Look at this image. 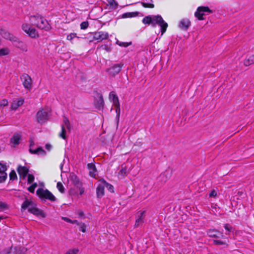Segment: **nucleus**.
<instances>
[{"label": "nucleus", "instance_id": "obj_52", "mask_svg": "<svg viewBox=\"0 0 254 254\" xmlns=\"http://www.w3.org/2000/svg\"><path fill=\"white\" fill-rule=\"evenodd\" d=\"M78 214L80 217L81 218L84 219L85 218L84 213L82 210H79L78 212Z\"/></svg>", "mask_w": 254, "mask_h": 254}, {"label": "nucleus", "instance_id": "obj_24", "mask_svg": "<svg viewBox=\"0 0 254 254\" xmlns=\"http://www.w3.org/2000/svg\"><path fill=\"white\" fill-rule=\"evenodd\" d=\"M20 135L18 134H14L10 139V142L14 145L19 144L20 140Z\"/></svg>", "mask_w": 254, "mask_h": 254}, {"label": "nucleus", "instance_id": "obj_42", "mask_svg": "<svg viewBox=\"0 0 254 254\" xmlns=\"http://www.w3.org/2000/svg\"><path fill=\"white\" fill-rule=\"evenodd\" d=\"M31 27L29 26L28 24L25 23L23 24L22 26V30L26 33H28V31L30 30Z\"/></svg>", "mask_w": 254, "mask_h": 254}, {"label": "nucleus", "instance_id": "obj_1", "mask_svg": "<svg viewBox=\"0 0 254 254\" xmlns=\"http://www.w3.org/2000/svg\"><path fill=\"white\" fill-rule=\"evenodd\" d=\"M142 22L144 24L151 25L153 27H155L157 24L159 25L162 35L166 32L168 27V24L160 15L146 16L143 18Z\"/></svg>", "mask_w": 254, "mask_h": 254}, {"label": "nucleus", "instance_id": "obj_9", "mask_svg": "<svg viewBox=\"0 0 254 254\" xmlns=\"http://www.w3.org/2000/svg\"><path fill=\"white\" fill-rule=\"evenodd\" d=\"M109 98L113 102V105L116 108L117 117L119 118L120 116V108L118 97L113 92H111L109 94Z\"/></svg>", "mask_w": 254, "mask_h": 254}, {"label": "nucleus", "instance_id": "obj_11", "mask_svg": "<svg viewBox=\"0 0 254 254\" xmlns=\"http://www.w3.org/2000/svg\"><path fill=\"white\" fill-rule=\"evenodd\" d=\"M207 235L211 238H224V235L222 232L215 229H210L206 231Z\"/></svg>", "mask_w": 254, "mask_h": 254}, {"label": "nucleus", "instance_id": "obj_27", "mask_svg": "<svg viewBox=\"0 0 254 254\" xmlns=\"http://www.w3.org/2000/svg\"><path fill=\"white\" fill-rule=\"evenodd\" d=\"M28 36L32 38H36L39 37V35L36 30L34 28H31L30 29V30L28 31L27 33Z\"/></svg>", "mask_w": 254, "mask_h": 254}, {"label": "nucleus", "instance_id": "obj_8", "mask_svg": "<svg viewBox=\"0 0 254 254\" xmlns=\"http://www.w3.org/2000/svg\"><path fill=\"white\" fill-rule=\"evenodd\" d=\"M205 12L212 13L213 11L208 6H199L195 12L194 15L198 20H202L204 19L203 16L205 15Z\"/></svg>", "mask_w": 254, "mask_h": 254}, {"label": "nucleus", "instance_id": "obj_28", "mask_svg": "<svg viewBox=\"0 0 254 254\" xmlns=\"http://www.w3.org/2000/svg\"><path fill=\"white\" fill-rule=\"evenodd\" d=\"M138 14V12H129L124 13L122 15V18H130L133 17L137 16Z\"/></svg>", "mask_w": 254, "mask_h": 254}, {"label": "nucleus", "instance_id": "obj_10", "mask_svg": "<svg viewBox=\"0 0 254 254\" xmlns=\"http://www.w3.org/2000/svg\"><path fill=\"white\" fill-rule=\"evenodd\" d=\"M21 79L23 80V85L25 88L30 90L32 88V79L27 73L22 74Z\"/></svg>", "mask_w": 254, "mask_h": 254}, {"label": "nucleus", "instance_id": "obj_16", "mask_svg": "<svg viewBox=\"0 0 254 254\" xmlns=\"http://www.w3.org/2000/svg\"><path fill=\"white\" fill-rule=\"evenodd\" d=\"M190 26V21L187 18L182 19L179 24V28L184 30H187Z\"/></svg>", "mask_w": 254, "mask_h": 254}, {"label": "nucleus", "instance_id": "obj_12", "mask_svg": "<svg viewBox=\"0 0 254 254\" xmlns=\"http://www.w3.org/2000/svg\"><path fill=\"white\" fill-rule=\"evenodd\" d=\"M109 34L106 32L98 31L94 33L93 40L102 41L103 40L108 39Z\"/></svg>", "mask_w": 254, "mask_h": 254}, {"label": "nucleus", "instance_id": "obj_30", "mask_svg": "<svg viewBox=\"0 0 254 254\" xmlns=\"http://www.w3.org/2000/svg\"><path fill=\"white\" fill-rule=\"evenodd\" d=\"M61 127H62V131L59 134V136L63 138L64 139H66V130H65V127H64V125H62L61 126Z\"/></svg>", "mask_w": 254, "mask_h": 254}, {"label": "nucleus", "instance_id": "obj_17", "mask_svg": "<svg viewBox=\"0 0 254 254\" xmlns=\"http://www.w3.org/2000/svg\"><path fill=\"white\" fill-rule=\"evenodd\" d=\"M70 181L76 188L82 187V183L80 181L77 176L74 173L70 174Z\"/></svg>", "mask_w": 254, "mask_h": 254}, {"label": "nucleus", "instance_id": "obj_6", "mask_svg": "<svg viewBox=\"0 0 254 254\" xmlns=\"http://www.w3.org/2000/svg\"><path fill=\"white\" fill-rule=\"evenodd\" d=\"M124 64L123 63L119 64H114L108 68L107 69V72L110 77H115L117 75L119 74L121 71Z\"/></svg>", "mask_w": 254, "mask_h": 254}, {"label": "nucleus", "instance_id": "obj_60", "mask_svg": "<svg viewBox=\"0 0 254 254\" xmlns=\"http://www.w3.org/2000/svg\"><path fill=\"white\" fill-rule=\"evenodd\" d=\"M32 206L31 205H29V207L27 209H29V208H32Z\"/></svg>", "mask_w": 254, "mask_h": 254}, {"label": "nucleus", "instance_id": "obj_55", "mask_svg": "<svg viewBox=\"0 0 254 254\" xmlns=\"http://www.w3.org/2000/svg\"><path fill=\"white\" fill-rule=\"evenodd\" d=\"M69 193L70 195H77V192L75 191L74 189H70Z\"/></svg>", "mask_w": 254, "mask_h": 254}, {"label": "nucleus", "instance_id": "obj_23", "mask_svg": "<svg viewBox=\"0 0 254 254\" xmlns=\"http://www.w3.org/2000/svg\"><path fill=\"white\" fill-rule=\"evenodd\" d=\"M13 252L15 254H24L27 249L24 247H15L13 248Z\"/></svg>", "mask_w": 254, "mask_h": 254}, {"label": "nucleus", "instance_id": "obj_58", "mask_svg": "<svg viewBox=\"0 0 254 254\" xmlns=\"http://www.w3.org/2000/svg\"><path fill=\"white\" fill-rule=\"evenodd\" d=\"M71 223L76 224L77 225L79 226L80 223L78 222V221L76 220H72V222Z\"/></svg>", "mask_w": 254, "mask_h": 254}, {"label": "nucleus", "instance_id": "obj_32", "mask_svg": "<svg viewBox=\"0 0 254 254\" xmlns=\"http://www.w3.org/2000/svg\"><path fill=\"white\" fill-rule=\"evenodd\" d=\"M108 2L112 9H115L117 8L118 4L115 0H110Z\"/></svg>", "mask_w": 254, "mask_h": 254}, {"label": "nucleus", "instance_id": "obj_25", "mask_svg": "<svg viewBox=\"0 0 254 254\" xmlns=\"http://www.w3.org/2000/svg\"><path fill=\"white\" fill-rule=\"evenodd\" d=\"M254 64V55H251L244 61V64L246 66Z\"/></svg>", "mask_w": 254, "mask_h": 254}, {"label": "nucleus", "instance_id": "obj_18", "mask_svg": "<svg viewBox=\"0 0 254 254\" xmlns=\"http://www.w3.org/2000/svg\"><path fill=\"white\" fill-rule=\"evenodd\" d=\"M105 187L103 184L100 183L96 188V195L98 198H102L105 194Z\"/></svg>", "mask_w": 254, "mask_h": 254}, {"label": "nucleus", "instance_id": "obj_48", "mask_svg": "<svg viewBox=\"0 0 254 254\" xmlns=\"http://www.w3.org/2000/svg\"><path fill=\"white\" fill-rule=\"evenodd\" d=\"M224 228L226 230L228 231L229 232H230L233 230V227L229 224H225L224 226Z\"/></svg>", "mask_w": 254, "mask_h": 254}, {"label": "nucleus", "instance_id": "obj_21", "mask_svg": "<svg viewBox=\"0 0 254 254\" xmlns=\"http://www.w3.org/2000/svg\"><path fill=\"white\" fill-rule=\"evenodd\" d=\"M24 102V100L23 98H20L17 101H14L11 104V109L12 110H16L19 107L22 106Z\"/></svg>", "mask_w": 254, "mask_h": 254}, {"label": "nucleus", "instance_id": "obj_36", "mask_svg": "<svg viewBox=\"0 0 254 254\" xmlns=\"http://www.w3.org/2000/svg\"><path fill=\"white\" fill-rule=\"evenodd\" d=\"M9 52L7 48H2L0 49V56L7 55L9 54Z\"/></svg>", "mask_w": 254, "mask_h": 254}, {"label": "nucleus", "instance_id": "obj_3", "mask_svg": "<svg viewBox=\"0 0 254 254\" xmlns=\"http://www.w3.org/2000/svg\"><path fill=\"white\" fill-rule=\"evenodd\" d=\"M29 205L32 206V208H29L28 212L31 214H33L37 216H41L43 218L46 217V214L41 209L36 207L37 204L35 203L32 200H30L27 198L24 201L21 205V211H25Z\"/></svg>", "mask_w": 254, "mask_h": 254}, {"label": "nucleus", "instance_id": "obj_51", "mask_svg": "<svg viewBox=\"0 0 254 254\" xmlns=\"http://www.w3.org/2000/svg\"><path fill=\"white\" fill-rule=\"evenodd\" d=\"M7 208V205L4 202H3L2 201L0 202V209H4Z\"/></svg>", "mask_w": 254, "mask_h": 254}, {"label": "nucleus", "instance_id": "obj_38", "mask_svg": "<svg viewBox=\"0 0 254 254\" xmlns=\"http://www.w3.org/2000/svg\"><path fill=\"white\" fill-rule=\"evenodd\" d=\"M117 44L121 47H127L128 46L131 45L132 44V42H123L118 41Z\"/></svg>", "mask_w": 254, "mask_h": 254}, {"label": "nucleus", "instance_id": "obj_57", "mask_svg": "<svg viewBox=\"0 0 254 254\" xmlns=\"http://www.w3.org/2000/svg\"><path fill=\"white\" fill-rule=\"evenodd\" d=\"M45 147L47 150H50L52 148V145L50 144H46Z\"/></svg>", "mask_w": 254, "mask_h": 254}, {"label": "nucleus", "instance_id": "obj_45", "mask_svg": "<svg viewBox=\"0 0 254 254\" xmlns=\"http://www.w3.org/2000/svg\"><path fill=\"white\" fill-rule=\"evenodd\" d=\"M28 184H31L34 181V176L32 174H28Z\"/></svg>", "mask_w": 254, "mask_h": 254}, {"label": "nucleus", "instance_id": "obj_59", "mask_svg": "<svg viewBox=\"0 0 254 254\" xmlns=\"http://www.w3.org/2000/svg\"><path fill=\"white\" fill-rule=\"evenodd\" d=\"M32 20H33V22H36V23H40V20H35V19H32V18H31V21H32Z\"/></svg>", "mask_w": 254, "mask_h": 254}, {"label": "nucleus", "instance_id": "obj_34", "mask_svg": "<svg viewBox=\"0 0 254 254\" xmlns=\"http://www.w3.org/2000/svg\"><path fill=\"white\" fill-rule=\"evenodd\" d=\"M160 177L162 178H165L164 182H166L167 180L170 177V174L168 172L165 171L160 175Z\"/></svg>", "mask_w": 254, "mask_h": 254}, {"label": "nucleus", "instance_id": "obj_14", "mask_svg": "<svg viewBox=\"0 0 254 254\" xmlns=\"http://www.w3.org/2000/svg\"><path fill=\"white\" fill-rule=\"evenodd\" d=\"M17 171L20 178L25 179L29 172V169L26 167L19 165L17 167Z\"/></svg>", "mask_w": 254, "mask_h": 254}, {"label": "nucleus", "instance_id": "obj_29", "mask_svg": "<svg viewBox=\"0 0 254 254\" xmlns=\"http://www.w3.org/2000/svg\"><path fill=\"white\" fill-rule=\"evenodd\" d=\"M63 123L64 124L63 125H64L65 128L66 127L68 130V131H70L71 129V127L69 121L66 117H64L63 119Z\"/></svg>", "mask_w": 254, "mask_h": 254}, {"label": "nucleus", "instance_id": "obj_41", "mask_svg": "<svg viewBox=\"0 0 254 254\" xmlns=\"http://www.w3.org/2000/svg\"><path fill=\"white\" fill-rule=\"evenodd\" d=\"M140 3L144 7L151 8L154 7V5L153 3H146L144 2H141Z\"/></svg>", "mask_w": 254, "mask_h": 254}, {"label": "nucleus", "instance_id": "obj_50", "mask_svg": "<svg viewBox=\"0 0 254 254\" xmlns=\"http://www.w3.org/2000/svg\"><path fill=\"white\" fill-rule=\"evenodd\" d=\"M217 195V192L215 190H212L209 194L210 197H215Z\"/></svg>", "mask_w": 254, "mask_h": 254}, {"label": "nucleus", "instance_id": "obj_47", "mask_svg": "<svg viewBox=\"0 0 254 254\" xmlns=\"http://www.w3.org/2000/svg\"><path fill=\"white\" fill-rule=\"evenodd\" d=\"M12 247L6 248L1 252V254H9L11 253V250H12Z\"/></svg>", "mask_w": 254, "mask_h": 254}, {"label": "nucleus", "instance_id": "obj_26", "mask_svg": "<svg viewBox=\"0 0 254 254\" xmlns=\"http://www.w3.org/2000/svg\"><path fill=\"white\" fill-rule=\"evenodd\" d=\"M128 173V169L127 166L125 164L121 165V169L120 171L119 174L122 175L123 177L127 176Z\"/></svg>", "mask_w": 254, "mask_h": 254}, {"label": "nucleus", "instance_id": "obj_22", "mask_svg": "<svg viewBox=\"0 0 254 254\" xmlns=\"http://www.w3.org/2000/svg\"><path fill=\"white\" fill-rule=\"evenodd\" d=\"M100 182L103 184L104 187H106L108 190L111 192H114V188L113 185L107 182L104 179H101L99 180Z\"/></svg>", "mask_w": 254, "mask_h": 254}, {"label": "nucleus", "instance_id": "obj_2", "mask_svg": "<svg viewBox=\"0 0 254 254\" xmlns=\"http://www.w3.org/2000/svg\"><path fill=\"white\" fill-rule=\"evenodd\" d=\"M0 35H1L3 38L10 41L15 47L20 49L22 51H27V47L24 42L20 41L17 37L0 27Z\"/></svg>", "mask_w": 254, "mask_h": 254}, {"label": "nucleus", "instance_id": "obj_44", "mask_svg": "<svg viewBox=\"0 0 254 254\" xmlns=\"http://www.w3.org/2000/svg\"><path fill=\"white\" fill-rule=\"evenodd\" d=\"M0 183L4 182L6 178H7V174L6 173H3V174H0Z\"/></svg>", "mask_w": 254, "mask_h": 254}, {"label": "nucleus", "instance_id": "obj_15", "mask_svg": "<svg viewBox=\"0 0 254 254\" xmlns=\"http://www.w3.org/2000/svg\"><path fill=\"white\" fill-rule=\"evenodd\" d=\"M94 103L97 109L99 110L103 109L104 104L103 96L99 94L98 98H95Z\"/></svg>", "mask_w": 254, "mask_h": 254}, {"label": "nucleus", "instance_id": "obj_49", "mask_svg": "<svg viewBox=\"0 0 254 254\" xmlns=\"http://www.w3.org/2000/svg\"><path fill=\"white\" fill-rule=\"evenodd\" d=\"M75 37H76V34L73 33H71V34L68 35L67 36L66 39L68 40H71Z\"/></svg>", "mask_w": 254, "mask_h": 254}, {"label": "nucleus", "instance_id": "obj_61", "mask_svg": "<svg viewBox=\"0 0 254 254\" xmlns=\"http://www.w3.org/2000/svg\"><path fill=\"white\" fill-rule=\"evenodd\" d=\"M149 1L152 2V0H149Z\"/></svg>", "mask_w": 254, "mask_h": 254}, {"label": "nucleus", "instance_id": "obj_4", "mask_svg": "<svg viewBox=\"0 0 254 254\" xmlns=\"http://www.w3.org/2000/svg\"><path fill=\"white\" fill-rule=\"evenodd\" d=\"M31 18L32 19L40 20V23H36V22H33V20H32L33 24L36 25L38 28L44 29L46 31H49L51 29V27L48 21L41 16L39 15H32Z\"/></svg>", "mask_w": 254, "mask_h": 254}, {"label": "nucleus", "instance_id": "obj_39", "mask_svg": "<svg viewBox=\"0 0 254 254\" xmlns=\"http://www.w3.org/2000/svg\"><path fill=\"white\" fill-rule=\"evenodd\" d=\"M37 187V184L36 183H33L28 188V190L31 193H34L35 189Z\"/></svg>", "mask_w": 254, "mask_h": 254}, {"label": "nucleus", "instance_id": "obj_33", "mask_svg": "<svg viewBox=\"0 0 254 254\" xmlns=\"http://www.w3.org/2000/svg\"><path fill=\"white\" fill-rule=\"evenodd\" d=\"M57 187L58 190L62 193H64V188L61 182H58L57 185Z\"/></svg>", "mask_w": 254, "mask_h": 254}, {"label": "nucleus", "instance_id": "obj_62", "mask_svg": "<svg viewBox=\"0 0 254 254\" xmlns=\"http://www.w3.org/2000/svg\"><path fill=\"white\" fill-rule=\"evenodd\" d=\"M1 149H0V152H1Z\"/></svg>", "mask_w": 254, "mask_h": 254}, {"label": "nucleus", "instance_id": "obj_19", "mask_svg": "<svg viewBox=\"0 0 254 254\" xmlns=\"http://www.w3.org/2000/svg\"><path fill=\"white\" fill-rule=\"evenodd\" d=\"M144 211H139L137 213L138 218L135 221L134 224L135 227H137L141 225L143 223V217H144Z\"/></svg>", "mask_w": 254, "mask_h": 254}, {"label": "nucleus", "instance_id": "obj_56", "mask_svg": "<svg viewBox=\"0 0 254 254\" xmlns=\"http://www.w3.org/2000/svg\"><path fill=\"white\" fill-rule=\"evenodd\" d=\"M62 219L66 222H68V223H71L72 222V220L67 217H62Z\"/></svg>", "mask_w": 254, "mask_h": 254}, {"label": "nucleus", "instance_id": "obj_40", "mask_svg": "<svg viewBox=\"0 0 254 254\" xmlns=\"http://www.w3.org/2000/svg\"><path fill=\"white\" fill-rule=\"evenodd\" d=\"M9 178L10 180H15L17 179V175L14 170L11 171L9 174Z\"/></svg>", "mask_w": 254, "mask_h": 254}, {"label": "nucleus", "instance_id": "obj_37", "mask_svg": "<svg viewBox=\"0 0 254 254\" xmlns=\"http://www.w3.org/2000/svg\"><path fill=\"white\" fill-rule=\"evenodd\" d=\"M213 244L214 245L218 246V245H225L226 243L225 242L219 240H213Z\"/></svg>", "mask_w": 254, "mask_h": 254}, {"label": "nucleus", "instance_id": "obj_43", "mask_svg": "<svg viewBox=\"0 0 254 254\" xmlns=\"http://www.w3.org/2000/svg\"><path fill=\"white\" fill-rule=\"evenodd\" d=\"M89 26V23L87 21H83L80 24V28L81 29H86Z\"/></svg>", "mask_w": 254, "mask_h": 254}, {"label": "nucleus", "instance_id": "obj_5", "mask_svg": "<svg viewBox=\"0 0 254 254\" xmlns=\"http://www.w3.org/2000/svg\"><path fill=\"white\" fill-rule=\"evenodd\" d=\"M37 195L43 201H46V199L50 200L51 201H56L57 198L49 190H44L42 188H39L36 191Z\"/></svg>", "mask_w": 254, "mask_h": 254}, {"label": "nucleus", "instance_id": "obj_46", "mask_svg": "<svg viewBox=\"0 0 254 254\" xmlns=\"http://www.w3.org/2000/svg\"><path fill=\"white\" fill-rule=\"evenodd\" d=\"M79 250L77 249H73L68 251L65 254H77Z\"/></svg>", "mask_w": 254, "mask_h": 254}, {"label": "nucleus", "instance_id": "obj_20", "mask_svg": "<svg viewBox=\"0 0 254 254\" xmlns=\"http://www.w3.org/2000/svg\"><path fill=\"white\" fill-rule=\"evenodd\" d=\"M87 169L89 170V176L92 177H95L97 169L95 165L93 163H88L87 164Z\"/></svg>", "mask_w": 254, "mask_h": 254}, {"label": "nucleus", "instance_id": "obj_54", "mask_svg": "<svg viewBox=\"0 0 254 254\" xmlns=\"http://www.w3.org/2000/svg\"><path fill=\"white\" fill-rule=\"evenodd\" d=\"M101 48L104 50H105L107 52H110L111 51V48L109 47L108 46L106 45H102L101 46Z\"/></svg>", "mask_w": 254, "mask_h": 254}, {"label": "nucleus", "instance_id": "obj_35", "mask_svg": "<svg viewBox=\"0 0 254 254\" xmlns=\"http://www.w3.org/2000/svg\"><path fill=\"white\" fill-rule=\"evenodd\" d=\"M79 230L83 233H85L86 231L87 226L85 223L80 222L79 225Z\"/></svg>", "mask_w": 254, "mask_h": 254}, {"label": "nucleus", "instance_id": "obj_31", "mask_svg": "<svg viewBox=\"0 0 254 254\" xmlns=\"http://www.w3.org/2000/svg\"><path fill=\"white\" fill-rule=\"evenodd\" d=\"M7 169V167L6 164L0 162V174L6 173L5 172Z\"/></svg>", "mask_w": 254, "mask_h": 254}, {"label": "nucleus", "instance_id": "obj_53", "mask_svg": "<svg viewBox=\"0 0 254 254\" xmlns=\"http://www.w3.org/2000/svg\"><path fill=\"white\" fill-rule=\"evenodd\" d=\"M77 189H78L79 190V194L81 195H82L84 192V189L82 188V187H76Z\"/></svg>", "mask_w": 254, "mask_h": 254}, {"label": "nucleus", "instance_id": "obj_7", "mask_svg": "<svg viewBox=\"0 0 254 254\" xmlns=\"http://www.w3.org/2000/svg\"><path fill=\"white\" fill-rule=\"evenodd\" d=\"M48 112L43 108H40L36 115V121L41 124L46 122L49 119Z\"/></svg>", "mask_w": 254, "mask_h": 254}, {"label": "nucleus", "instance_id": "obj_13", "mask_svg": "<svg viewBox=\"0 0 254 254\" xmlns=\"http://www.w3.org/2000/svg\"><path fill=\"white\" fill-rule=\"evenodd\" d=\"M35 143L34 141L30 140V145H29V152L32 154H42L43 155L46 154V151L42 148L41 147H38L36 149H32V147L34 146Z\"/></svg>", "mask_w": 254, "mask_h": 254}]
</instances>
